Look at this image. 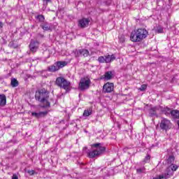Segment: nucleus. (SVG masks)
Returning <instances> with one entry per match:
<instances>
[{"label":"nucleus","instance_id":"f257e3e1","mask_svg":"<svg viewBox=\"0 0 179 179\" xmlns=\"http://www.w3.org/2000/svg\"><path fill=\"white\" fill-rule=\"evenodd\" d=\"M48 92L45 89L36 91L35 94L36 100L43 104L41 105V108H50V104L48 101Z\"/></svg>","mask_w":179,"mask_h":179},{"label":"nucleus","instance_id":"f03ea898","mask_svg":"<svg viewBox=\"0 0 179 179\" xmlns=\"http://www.w3.org/2000/svg\"><path fill=\"white\" fill-rule=\"evenodd\" d=\"M92 150L86 152L90 159H94V157H99L101 155H103L106 152V147L103 146V144L100 143H94L92 145Z\"/></svg>","mask_w":179,"mask_h":179},{"label":"nucleus","instance_id":"7ed1b4c3","mask_svg":"<svg viewBox=\"0 0 179 179\" xmlns=\"http://www.w3.org/2000/svg\"><path fill=\"white\" fill-rule=\"evenodd\" d=\"M148 34H149V33L145 29H138L131 32L130 39L134 43H139V41H142V40L146 38Z\"/></svg>","mask_w":179,"mask_h":179},{"label":"nucleus","instance_id":"20e7f679","mask_svg":"<svg viewBox=\"0 0 179 179\" xmlns=\"http://www.w3.org/2000/svg\"><path fill=\"white\" fill-rule=\"evenodd\" d=\"M56 85L59 86V87L66 90V93L71 91V82L64 78V77H58L56 79Z\"/></svg>","mask_w":179,"mask_h":179},{"label":"nucleus","instance_id":"39448f33","mask_svg":"<svg viewBox=\"0 0 179 179\" xmlns=\"http://www.w3.org/2000/svg\"><path fill=\"white\" fill-rule=\"evenodd\" d=\"M92 82L90 81V79L86 78H82L80 80L78 87L80 90H86L90 87V83Z\"/></svg>","mask_w":179,"mask_h":179},{"label":"nucleus","instance_id":"423d86ee","mask_svg":"<svg viewBox=\"0 0 179 179\" xmlns=\"http://www.w3.org/2000/svg\"><path fill=\"white\" fill-rule=\"evenodd\" d=\"M159 127L163 131H169L171 128V122L166 118L162 117Z\"/></svg>","mask_w":179,"mask_h":179},{"label":"nucleus","instance_id":"0eeeda50","mask_svg":"<svg viewBox=\"0 0 179 179\" xmlns=\"http://www.w3.org/2000/svg\"><path fill=\"white\" fill-rule=\"evenodd\" d=\"M40 47V42L38 41L31 40L29 44V49L31 52H36Z\"/></svg>","mask_w":179,"mask_h":179},{"label":"nucleus","instance_id":"6e6552de","mask_svg":"<svg viewBox=\"0 0 179 179\" xmlns=\"http://www.w3.org/2000/svg\"><path fill=\"white\" fill-rule=\"evenodd\" d=\"M114 90V83H106L103 87L104 93H111Z\"/></svg>","mask_w":179,"mask_h":179},{"label":"nucleus","instance_id":"1a4fd4ad","mask_svg":"<svg viewBox=\"0 0 179 179\" xmlns=\"http://www.w3.org/2000/svg\"><path fill=\"white\" fill-rule=\"evenodd\" d=\"M75 55L76 57H80V55H83V57H89V50L86 49L76 50Z\"/></svg>","mask_w":179,"mask_h":179},{"label":"nucleus","instance_id":"9d476101","mask_svg":"<svg viewBox=\"0 0 179 179\" xmlns=\"http://www.w3.org/2000/svg\"><path fill=\"white\" fill-rule=\"evenodd\" d=\"M90 21L87 18H83L78 21V27H81V29H85V27H87L89 26V23Z\"/></svg>","mask_w":179,"mask_h":179},{"label":"nucleus","instance_id":"9b49d317","mask_svg":"<svg viewBox=\"0 0 179 179\" xmlns=\"http://www.w3.org/2000/svg\"><path fill=\"white\" fill-rule=\"evenodd\" d=\"M48 113H50V110H48L38 113L33 112L31 113V115H33V117H35L36 118H41V117H45V115H48Z\"/></svg>","mask_w":179,"mask_h":179},{"label":"nucleus","instance_id":"f8f14e48","mask_svg":"<svg viewBox=\"0 0 179 179\" xmlns=\"http://www.w3.org/2000/svg\"><path fill=\"white\" fill-rule=\"evenodd\" d=\"M113 78H114V73H113V71H107L101 76V79H103L104 80H111Z\"/></svg>","mask_w":179,"mask_h":179},{"label":"nucleus","instance_id":"ddd939ff","mask_svg":"<svg viewBox=\"0 0 179 179\" xmlns=\"http://www.w3.org/2000/svg\"><path fill=\"white\" fill-rule=\"evenodd\" d=\"M171 109L169 107H162V114H164L166 117H171Z\"/></svg>","mask_w":179,"mask_h":179},{"label":"nucleus","instance_id":"4468645a","mask_svg":"<svg viewBox=\"0 0 179 179\" xmlns=\"http://www.w3.org/2000/svg\"><path fill=\"white\" fill-rule=\"evenodd\" d=\"M41 27L44 30V31H48L49 30H51V24H50L48 22H43L41 24Z\"/></svg>","mask_w":179,"mask_h":179},{"label":"nucleus","instance_id":"2eb2a0df","mask_svg":"<svg viewBox=\"0 0 179 179\" xmlns=\"http://www.w3.org/2000/svg\"><path fill=\"white\" fill-rule=\"evenodd\" d=\"M0 106L1 107L6 106V96L5 94H0Z\"/></svg>","mask_w":179,"mask_h":179},{"label":"nucleus","instance_id":"dca6fc26","mask_svg":"<svg viewBox=\"0 0 179 179\" xmlns=\"http://www.w3.org/2000/svg\"><path fill=\"white\" fill-rule=\"evenodd\" d=\"M114 59H115V56H114V55L105 56L106 64H110V62H112Z\"/></svg>","mask_w":179,"mask_h":179},{"label":"nucleus","instance_id":"f3484780","mask_svg":"<svg viewBox=\"0 0 179 179\" xmlns=\"http://www.w3.org/2000/svg\"><path fill=\"white\" fill-rule=\"evenodd\" d=\"M55 64L59 71L61 68H64V66H66L68 65V62H57Z\"/></svg>","mask_w":179,"mask_h":179},{"label":"nucleus","instance_id":"a211bd4d","mask_svg":"<svg viewBox=\"0 0 179 179\" xmlns=\"http://www.w3.org/2000/svg\"><path fill=\"white\" fill-rule=\"evenodd\" d=\"M48 70L49 71V72H57V71H59L56 63H55L52 66H50L48 68Z\"/></svg>","mask_w":179,"mask_h":179},{"label":"nucleus","instance_id":"6ab92c4d","mask_svg":"<svg viewBox=\"0 0 179 179\" xmlns=\"http://www.w3.org/2000/svg\"><path fill=\"white\" fill-rule=\"evenodd\" d=\"M171 117H173L174 119L179 118V110H173L171 113Z\"/></svg>","mask_w":179,"mask_h":179},{"label":"nucleus","instance_id":"aec40b11","mask_svg":"<svg viewBox=\"0 0 179 179\" xmlns=\"http://www.w3.org/2000/svg\"><path fill=\"white\" fill-rule=\"evenodd\" d=\"M10 85L13 87H17V86H19V82L16 78H13L11 79Z\"/></svg>","mask_w":179,"mask_h":179},{"label":"nucleus","instance_id":"412c9836","mask_svg":"<svg viewBox=\"0 0 179 179\" xmlns=\"http://www.w3.org/2000/svg\"><path fill=\"white\" fill-rule=\"evenodd\" d=\"M174 175V172L173 171H172V169H171L169 167L167 168L166 169V177H171Z\"/></svg>","mask_w":179,"mask_h":179},{"label":"nucleus","instance_id":"4be33fe9","mask_svg":"<svg viewBox=\"0 0 179 179\" xmlns=\"http://www.w3.org/2000/svg\"><path fill=\"white\" fill-rule=\"evenodd\" d=\"M155 110V113L157 114V113H162V111H163V107L162 106H155L154 107Z\"/></svg>","mask_w":179,"mask_h":179},{"label":"nucleus","instance_id":"5701e85b","mask_svg":"<svg viewBox=\"0 0 179 179\" xmlns=\"http://www.w3.org/2000/svg\"><path fill=\"white\" fill-rule=\"evenodd\" d=\"M92 109L85 110L83 113V117H89V115H92Z\"/></svg>","mask_w":179,"mask_h":179},{"label":"nucleus","instance_id":"b1692460","mask_svg":"<svg viewBox=\"0 0 179 179\" xmlns=\"http://www.w3.org/2000/svg\"><path fill=\"white\" fill-rule=\"evenodd\" d=\"M169 168L171 170L173 171V173H174V171H177V170L178 169V166L174 164H172L170 165Z\"/></svg>","mask_w":179,"mask_h":179},{"label":"nucleus","instance_id":"393cba45","mask_svg":"<svg viewBox=\"0 0 179 179\" xmlns=\"http://www.w3.org/2000/svg\"><path fill=\"white\" fill-rule=\"evenodd\" d=\"M174 160H175L174 156L173 155L169 156V157L168 158L169 164H171V165L173 164V163H174Z\"/></svg>","mask_w":179,"mask_h":179},{"label":"nucleus","instance_id":"a878e982","mask_svg":"<svg viewBox=\"0 0 179 179\" xmlns=\"http://www.w3.org/2000/svg\"><path fill=\"white\" fill-rule=\"evenodd\" d=\"M97 61L99 64H104L106 62V57L101 56L98 58Z\"/></svg>","mask_w":179,"mask_h":179},{"label":"nucleus","instance_id":"bb28decb","mask_svg":"<svg viewBox=\"0 0 179 179\" xmlns=\"http://www.w3.org/2000/svg\"><path fill=\"white\" fill-rule=\"evenodd\" d=\"M146 169L145 167L139 168L136 169V172L138 174H142V173H145Z\"/></svg>","mask_w":179,"mask_h":179},{"label":"nucleus","instance_id":"cd10ccee","mask_svg":"<svg viewBox=\"0 0 179 179\" xmlns=\"http://www.w3.org/2000/svg\"><path fill=\"white\" fill-rule=\"evenodd\" d=\"M36 19H38V20L39 21V22H44V20H45V17H44V15H38L37 17H36Z\"/></svg>","mask_w":179,"mask_h":179},{"label":"nucleus","instance_id":"c85d7f7f","mask_svg":"<svg viewBox=\"0 0 179 179\" xmlns=\"http://www.w3.org/2000/svg\"><path fill=\"white\" fill-rule=\"evenodd\" d=\"M148 88V85L146 84H143L141 86V87L138 89L141 92H145V90Z\"/></svg>","mask_w":179,"mask_h":179},{"label":"nucleus","instance_id":"c756f323","mask_svg":"<svg viewBox=\"0 0 179 179\" xmlns=\"http://www.w3.org/2000/svg\"><path fill=\"white\" fill-rule=\"evenodd\" d=\"M150 115H156V110L155 109V107L154 108H151L150 109Z\"/></svg>","mask_w":179,"mask_h":179},{"label":"nucleus","instance_id":"7c9ffc66","mask_svg":"<svg viewBox=\"0 0 179 179\" xmlns=\"http://www.w3.org/2000/svg\"><path fill=\"white\" fill-rule=\"evenodd\" d=\"M144 163H149L150 162V155H148L143 160Z\"/></svg>","mask_w":179,"mask_h":179},{"label":"nucleus","instance_id":"2f4dec72","mask_svg":"<svg viewBox=\"0 0 179 179\" xmlns=\"http://www.w3.org/2000/svg\"><path fill=\"white\" fill-rule=\"evenodd\" d=\"M42 1L43 2L44 6H47V5H48V3L51 2V0H42Z\"/></svg>","mask_w":179,"mask_h":179},{"label":"nucleus","instance_id":"473e14b6","mask_svg":"<svg viewBox=\"0 0 179 179\" xmlns=\"http://www.w3.org/2000/svg\"><path fill=\"white\" fill-rule=\"evenodd\" d=\"M9 47H10V48H16V45H15V43L13 42H10L8 44Z\"/></svg>","mask_w":179,"mask_h":179},{"label":"nucleus","instance_id":"72a5a7b5","mask_svg":"<svg viewBox=\"0 0 179 179\" xmlns=\"http://www.w3.org/2000/svg\"><path fill=\"white\" fill-rule=\"evenodd\" d=\"M27 173H28V174H29V176H33V175H34L35 171H34V170H28L27 171Z\"/></svg>","mask_w":179,"mask_h":179},{"label":"nucleus","instance_id":"f704fd0d","mask_svg":"<svg viewBox=\"0 0 179 179\" xmlns=\"http://www.w3.org/2000/svg\"><path fill=\"white\" fill-rule=\"evenodd\" d=\"M157 33H163V28L162 27H158L157 29Z\"/></svg>","mask_w":179,"mask_h":179},{"label":"nucleus","instance_id":"c9c22d12","mask_svg":"<svg viewBox=\"0 0 179 179\" xmlns=\"http://www.w3.org/2000/svg\"><path fill=\"white\" fill-rule=\"evenodd\" d=\"M157 178V179H167L166 177L163 175L159 176L158 178Z\"/></svg>","mask_w":179,"mask_h":179},{"label":"nucleus","instance_id":"e433bc0d","mask_svg":"<svg viewBox=\"0 0 179 179\" xmlns=\"http://www.w3.org/2000/svg\"><path fill=\"white\" fill-rule=\"evenodd\" d=\"M12 179H19V178L17 177V176L16 174H13Z\"/></svg>","mask_w":179,"mask_h":179},{"label":"nucleus","instance_id":"4c0bfd02","mask_svg":"<svg viewBox=\"0 0 179 179\" xmlns=\"http://www.w3.org/2000/svg\"><path fill=\"white\" fill-rule=\"evenodd\" d=\"M106 5H111V0L106 1Z\"/></svg>","mask_w":179,"mask_h":179},{"label":"nucleus","instance_id":"58836bf2","mask_svg":"<svg viewBox=\"0 0 179 179\" xmlns=\"http://www.w3.org/2000/svg\"><path fill=\"white\" fill-rule=\"evenodd\" d=\"M3 27V23L2 22H0V29H2Z\"/></svg>","mask_w":179,"mask_h":179},{"label":"nucleus","instance_id":"ea45409f","mask_svg":"<svg viewBox=\"0 0 179 179\" xmlns=\"http://www.w3.org/2000/svg\"><path fill=\"white\" fill-rule=\"evenodd\" d=\"M83 150H84V152H85V150H87V148L85 147V148H83Z\"/></svg>","mask_w":179,"mask_h":179},{"label":"nucleus","instance_id":"a19ab883","mask_svg":"<svg viewBox=\"0 0 179 179\" xmlns=\"http://www.w3.org/2000/svg\"><path fill=\"white\" fill-rule=\"evenodd\" d=\"M120 41H124V36H122V38L120 39Z\"/></svg>","mask_w":179,"mask_h":179},{"label":"nucleus","instance_id":"79ce46f5","mask_svg":"<svg viewBox=\"0 0 179 179\" xmlns=\"http://www.w3.org/2000/svg\"><path fill=\"white\" fill-rule=\"evenodd\" d=\"M41 37H44V36L43 35H41Z\"/></svg>","mask_w":179,"mask_h":179},{"label":"nucleus","instance_id":"37998d69","mask_svg":"<svg viewBox=\"0 0 179 179\" xmlns=\"http://www.w3.org/2000/svg\"><path fill=\"white\" fill-rule=\"evenodd\" d=\"M153 179H157V178H153Z\"/></svg>","mask_w":179,"mask_h":179}]
</instances>
